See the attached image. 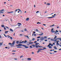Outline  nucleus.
<instances>
[{"label": "nucleus", "mask_w": 61, "mask_h": 61, "mask_svg": "<svg viewBox=\"0 0 61 61\" xmlns=\"http://www.w3.org/2000/svg\"><path fill=\"white\" fill-rule=\"evenodd\" d=\"M31 46H33V47H35V46H36V48H38V47H43L42 46H40L39 45L37 46L36 45H31Z\"/></svg>", "instance_id": "nucleus-1"}, {"label": "nucleus", "mask_w": 61, "mask_h": 61, "mask_svg": "<svg viewBox=\"0 0 61 61\" xmlns=\"http://www.w3.org/2000/svg\"><path fill=\"white\" fill-rule=\"evenodd\" d=\"M44 39H45V38H44V37H41L40 39V40H41V41H43Z\"/></svg>", "instance_id": "nucleus-2"}, {"label": "nucleus", "mask_w": 61, "mask_h": 61, "mask_svg": "<svg viewBox=\"0 0 61 61\" xmlns=\"http://www.w3.org/2000/svg\"><path fill=\"white\" fill-rule=\"evenodd\" d=\"M22 46H23L25 48H28V46H26L25 45H23Z\"/></svg>", "instance_id": "nucleus-3"}, {"label": "nucleus", "mask_w": 61, "mask_h": 61, "mask_svg": "<svg viewBox=\"0 0 61 61\" xmlns=\"http://www.w3.org/2000/svg\"><path fill=\"white\" fill-rule=\"evenodd\" d=\"M55 16H53L51 17H47L48 18H49V19H50V18H54L55 17Z\"/></svg>", "instance_id": "nucleus-4"}, {"label": "nucleus", "mask_w": 61, "mask_h": 61, "mask_svg": "<svg viewBox=\"0 0 61 61\" xmlns=\"http://www.w3.org/2000/svg\"><path fill=\"white\" fill-rule=\"evenodd\" d=\"M22 46V44H19L18 45H16V46Z\"/></svg>", "instance_id": "nucleus-5"}, {"label": "nucleus", "mask_w": 61, "mask_h": 61, "mask_svg": "<svg viewBox=\"0 0 61 61\" xmlns=\"http://www.w3.org/2000/svg\"><path fill=\"white\" fill-rule=\"evenodd\" d=\"M31 59L30 58H28L27 59V60H28L29 61H30V60H31Z\"/></svg>", "instance_id": "nucleus-6"}, {"label": "nucleus", "mask_w": 61, "mask_h": 61, "mask_svg": "<svg viewBox=\"0 0 61 61\" xmlns=\"http://www.w3.org/2000/svg\"><path fill=\"white\" fill-rule=\"evenodd\" d=\"M51 33H54V32L55 33H57V32H56V31H55L54 30H52V31H51Z\"/></svg>", "instance_id": "nucleus-7"}, {"label": "nucleus", "mask_w": 61, "mask_h": 61, "mask_svg": "<svg viewBox=\"0 0 61 61\" xmlns=\"http://www.w3.org/2000/svg\"><path fill=\"white\" fill-rule=\"evenodd\" d=\"M37 35H40V36H42V35H43V33L42 32L41 33V34H37Z\"/></svg>", "instance_id": "nucleus-8"}, {"label": "nucleus", "mask_w": 61, "mask_h": 61, "mask_svg": "<svg viewBox=\"0 0 61 61\" xmlns=\"http://www.w3.org/2000/svg\"><path fill=\"white\" fill-rule=\"evenodd\" d=\"M15 41H13V42L12 43V45H15Z\"/></svg>", "instance_id": "nucleus-9"}, {"label": "nucleus", "mask_w": 61, "mask_h": 61, "mask_svg": "<svg viewBox=\"0 0 61 61\" xmlns=\"http://www.w3.org/2000/svg\"><path fill=\"white\" fill-rule=\"evenodd\" d=\"M7 36H8V37H10V39H12V37H10V36H9V35H7Z\"/></svg>", "instance_id": "nucleus-10"}, {"label": "nucleus", "mask_w": 61, "mask_h": 61, "mask_svg": "<svg viewBox=\"0 0 61 61\" xmlns=\"http://www.w3.org/2000/svg\"><path fill=\"white\" fill-rule=\"evenodd\" d=\"M29 18H27L26 19V21H28V20H29Z\"/></svg>", "instance_id": "nucleus-11"}, {"label": "nucleus", "mask_w": 61, "mask_h": 61, "mask_svg": "<svg viewBox=\"0 0 61 61\" xmlns=\"http://www.w3.org/2000/svg\"><path fill=\"white\" fill-rule=\"evenodd\" d=\"M26 42H27V41H25V42L24 41V43H29L28 42L26 43Z\"/></svg>", "instance_id": "nucleus-12"}, {"label": "nucleus", "mask_w": 61, "mask_h": 61, "mask_svg": "<svg viewBox=\"0 0 61 61\" xmlns=\"http://www.w3.org/2000/svg\"><path fill=\"white\" fill-rule=\"evenodd\" d=\"M10 31H11V32H13V30L11 29H10Z\"/></svg>", "instance_id": "nucleus-13"}, {"label": "nucleus", "mask_w": 61, "mask_h": 61, "mask_svg": "<svg viewBox=\"0 0 61 61\" xmlns=\"http://www.w3.org/2000/svg\"><path fill=\"white\" fill-rule=\"evenodd\" d=\"M54 49H57V48H56V46L54 47Z\"/></svg>", "instance_id": "nucleus-14"}, {"label": "nucleus", "mask_w": 61, "mask_h": 61, "mask_svg": "<svg viewBox=\"0 0 61 61\" xmlns=\"http://www.w3.org/2000/svg\"><path fill=\"white\" fill-rule=\"evenodd\" d=\"M55 36V37L54 38V39H56V37H57V36Z\"/></svg>", "instance_id": "nucleus-15"}, {"label": "nucleus", "mask_w": 61, "mask_h": 61, "mask_svg": "<svg viewBox=\"0 0 61 61\" xmlns=\"http://www.w3.org/2000/svg\"><path fill=\"white\" fill-rule=\"evenodd\" d=\"M17 48H22V47L20 46H18L17 47Z\"/></svg>", "instance_id": "nucleus-16"}, {"label": "nucleus", "mask_w": 61, "mask_h": 61, "mask_svg": "<svg viewBox=\"0 0 61 61\" xmlns=\"http://www.w3.org/2000/svg\"><path fill=\"white\" fill-rule=\"evenodd\" d=\"M46 5H50V4L49 3H47Z\"/></svg>", "instance_id": "nucleus-17"}, {"label": "nucleus", "mask_w": 61, "mask_h": 61, "mask_svg": "<svg viewBox=\"0 0 61 61\" xmlns=\"http://www.w3.org/2000/svg\"><path fill=\"white\" fill-rule=\"evenodd\" d=\"M61 39V38H57V40H59V39H60H60Z\"/></svg>", "instance_id": "nucleus-18"}, {"label": "nucleus", "mask_w": 61, "mask_h": 61, "mask_svg": "<svg viewBox=\"0 0 61 61\" xmlns=\"http://www.w3.org/2000/svg\"><path fill=\"white\" fill-rule=\"evenodd\" d=\"M37 24H41V23L40 22H38L37 23Z\"/></svg>", "instance_id": "nucleus-19"}, {"label": "nucleus", "mask_w": 61, "mask_h": 61, "mask_svg": "<svg viewBox=\"0 0 61 61\" xmlns=\"http://www.w3.org/2000/svg\"><path fill=\"white\" fill-rule=\"evenodd\" d=\"M18 25H21L22 24L21 23H18Z\"/></svg>", "instance_id": "nucleus-20"}, {"label": "nucleus", "mask_w": 61, "mask_h": 61, "mask_svg": "<svg viewBox=\"0 0 61 61\" xmlns=\"http://www.w3.org/2000/svg\"><path fill=\"white\" fill-rule=\"evenodd\" d=\"M4 11V9H3L2 10H0V12H2V11Z\"/></svg>", "instance_id": "nucleus-21"}, {"label": "nucleus", "mask_w": 61, "mask_h": 61, "mask_svg": "<svg viewBox=\"0 0 61 61\" xmlns=\"http://www.w3.org/2000/svg\"><path fill=\"white\" fill-rule=\"evenodd\" d=\"M38 50H44V49H38Z\"/></svg>", "instance_id": "nucleus-22"}, {"label": "nucleus", "mask_w": 61, "mask_h": 61, "mask_svg": "<svg viewBox=\"0 0 61 61\" xmlns=\"http://www.w3.org/2000/svg\"><path fill=\"white\" fill-rule=\"evenodd\" d=\"M26 36V37H27V38H29V37H28V36Z\"/></svg>", "instance_id": "nucleus-23"}, {"label": "nucleus", "mask_w": 61, "mask_h": 61, "mask_svg": "<svg viewBox=\"0 0 61 61\" xmlns=\"http://www.w3.org/2000/svg\"><path fill=\"white\" fill-rule=\"evenodd\" d=\"M8 31H5V34H6V33H8Z\"/></svg>", "instance_id": "nucleus-24"}, {"label": "nucleus", "mask_w": 61, "mask_h": 61, "mask_svg": "<svg viewBox=\"0 0 61 61\" xmlns=\"http://www.w3.org/2000/svg\"><path fill=\"white\" fill-rule=\"evenodd\" d=\"M8 45H12V44L11 43H9L8 44Z\"/></svg>", "instance_id": "nucleus-25"}, {"label": "nucleus", "mask_w": 61, "mask_h": 61, "mask_svg": "<svg viewBox=\"0 0 61 61\" xmlns=\"http://www.w3.org/2000/svg\"><path fill=\"white\" fill-rule=\"evenodd\" d=\"M35 40V38H33L32 39V41H34V40Z\"/></svg>", "instance_id": "nucleus-26"}, {"label": "nucleus", "mask_w": 61, "mask_h": 61, "mask_svg": "<svg viewBox=\"0 0 61 61\" xmlns=\"http://www.w3.org/2000/svg\"><path fill=\"white\" fill-rule=\"evenodd\" d=\"M1 27H4V25H1Z\"/></svg>", "instance_id": "nucleus-27"}, {"label": "nucleus", "mask_w": 61, "mask_h": 61, "mask_svg": "<svg viewBox=\"0 0 61 61\" xmlns=\"http://www.w3.org/2000/svg\"><path fill=\"white\" fill-rule=\"evenodd\" d=\"M49 48L51 49L52 48V47L51 46H50L49 47Z\"/></svg>", "instance_id": "nucleus-28"}, {"label": "nucleus", "mask_w": 61, "mask_h": 61, "mask_svg": "<svg viewBox=\"0 0 61 61\" xmlns=\"http://www.w3.org/2000/svg\"><path fill=\"white\" fill-rule=\"evenodd\" d=\"M44 37V38H45V39H46V38H47V37H46V36Z\"/></svg>", "instance_id": "nucleus-29"}, {"label": "nucleus", "mask_w": 61, "mask_h": 61, "mask_svg": "<svg viewBox=\"0 0 61 61\" xmlns=\"http://www.w3.org/2000/svg\"><path fill=\"white\" fill-rule=\"evenodd\" d=\"M25 31H27V30H26V28H25Z\"/></svg>", "instance_id": "nucleus-30"}, {"label": "nucleus", "mask_w": 61, "mask_h": 61, "mask_svg": "<svg viewBox=\"0 0 61 61\" xmlns=\"http://www.w3.org/2000/svg\"><path fill=\"white\" fill-rule=\"evenodd\" d=\"M18 10H19V11H21V10H20V9H18Z\"/></svg>", "instance_id": "nucleus-31"}, {"label": "nucleus", "mask_w": 61, "mask_h": 61, "mask_svg": "<svg viewBox=\"0 0 61 61\" xmlns=\"http://www.w3.org/2000/svg\"><path fill=\"white\" fill-rule=\"evenodd\" d=\"M18 10V9H16V10H15V12H17V11Z\"/></svg>", "instance_id": "nucleus-32"}, {"label": "nucleus", "mask_w": 61, "mask_h": 61, "mask_svg": "<svg viewBox=\"0 0 61 61\" xmlns=\"http://www.w3.org/2000/svg\"><path fill=\"white\" fill-rule=\"evenodd\" d=\"M40 37H40V36H39L38 37H37V38L38 39V38H40Z\"/></svg>", "instance_id": "nucleus-33"}, {"label": "nucleus", "mask_w": 61, "mask_h": 61, "mask_svg": "<svg viewBox=\"0 0 61 61\" xmlns=\"http://www.w3.org/2000/svg\"><path fill=\"white\" fill-rule=\"evenodd\" d=\"M39 11H37L36 12V13H39Z\"/></svg>", "instance_id": "nucleus-34"}, {"label": "nucleus", "mask_w": 61, "mask_h": 61, "mask_svg": "<svg viewBox=\"0 0 61 61\" xmlns=\"http://www.w3.org/2000/svg\"><path fill=\"white\" fill-rule=\"evenodd\" d=\"M51 41H54V40H53V39H51Z\"/></svg>", "instance_id": "nucleus-35"}, {"label": "nucleus", "mask_w": 61, "mask_h": 61, "mask_svg": "<svg viewBox=\"0 0 61 61\" xmlns=\"http://www.w3.org/2000/svg\"><path fill=\"white\" fill-rule=\"evenodd\" d=\"M33 42H29V43L30 44H33Z\"/></svg>", "instance_id": "nucleus-36"}, {"label": "nucleus", "mask_w": 61, "mask_h": 61, "mask_svg": "<svg viewBox=\"0 0 61 61\" xmlns=\"http://www.w3.org/2000/svg\"><path fill=\"white\" fill-rule=\"evenodd\" d=\"M12 52H16V50H15V51H12Z\"/></svg>", "instance_id": "nucleus-37"}, {"label": "nucleus", "mask_w": 61, "mask_h": 61, "mask_svg": "<svg viewBox=\"0 0 61 61\" xmlns=\"http://www.w3.org/2000/svg\"><path fill=\"white\" fill-rule=\"evenodd\" d=\"M54 30V28H53L52 29H51V32H52V31Z\"/></svg>", "instance_id": "nucleus-38"}, {"label": "nucleus", "mask_w": 61, "mask_h": 61, "mask_svg": "<svg viewBox=\"0 0 61 61\" xmlns=\"http://www.w3.org/2000/svg\"><path fill=\"white\" fill-rule=\"evenodd\" d=\"M57 39H55L54 41H57Z\"/></svg>", "instance_id": "nucleus-39"}, {"label": "nucleus", "mask_w": 61, "mask_h": 61, "mask_svg": "<svg viewBox=\"0 0 61 61\" xmlns=\"http://www.w3.org/2000/svg\"><path fill=\"white\" fill-rule=\"evenodd\" d=\"M36 31H37V32L38 31V29H36Z\"/></svg>", "instance_id": "nucleus-40"}, {"label": "nucleus", "mask_w": 61, "mask_h": 61, "mask_svg": "<svg viewBox=\"0 0 61 61\" xmlns=\"http://www.w3.org/2000/svg\"><path fill=\"white\" fill-rule=\"evenodd\" d=\"M49 45L50 46H51V45L52 44L51 43H49Z\"/></svg>", "instance_id": "nucleus-41"}, {"label": "nucleus", "mask_w": 61, "mask_h": 61, "mask_svg": "<svg viewBox=\"0 0 61 61\" xmlns=\"http://www.w3.org/2000/svg\"><path fill=\"white\" fill-rule=\"evenodd\" d=\"M19 41H16V43H17V44H18V43H19Z\"/></svg>", "instance_id": "nucleus-42"}, {"label": "nucleus", "mask_w": 61, "mask_h": 61, "mask_svg": "<svg viewBox=\"0 0 61 61\" xmlns=\"http://www.w3.org/2000/svg\"><path fill=\"white\" fill-rule=\"evenodd\" d=\"M56 33H57V32H58V31L57 30H56Z\"/></svg>", "instance_id": "nucleus-43"}, {"label": "nucleus", "mask_w": 61, "mask_h": 61, "mask_svg": "<svg viewBox=\"0 0 61 61\" xmlns=\"http://www.w3.org/2000/svg\"><path fill=\"white\" fill-rule=\"evenodd\" d=\"M22 57H23V56H20V58H21Z\"/></svg>", "instance_id": "nucleus-44"}, {"label": "nucleus", "mask_w": 61, "mask_h": 61, "mask_svg": "<svg viewBox=\"0 0 61 61\" xmlns=\"http://www.w3.org/2000/svg\"><path fill=\"white\" fill-rule=\"evenodd\" d=\"M60 45V44H57L56 45V46H58V45H59H59Z\"/></svg>", "instance_id": "nucleus-45"}, {"label": "nucleus", "mask_w": 61, "mask_h": 61, "mask_svg": "<svg viewBox=\"0 0 61 61\" xmlns=\"http://www.w3.org/2000/svg\"><path fill=\"white\" fill-rule=\"evenodd\" d=\"M4 30H6V28L5 27H4Z\"/></svg>", "instance_id": "nucleus-46"}, {"label": "nucleus", "mask_w": 61, "mask_h": 61, "mask_svg": "<svg viewBox=\"0 0 61 61\" xmlns=\"http://www.w3.org/2000/svg\"><path fill=\"white\" fill-rule=\"evenodd\" d=\"M54 53H56V52H57V51H54Z\"/></svg>", "instance_id": "nucleus-47"}, {"label": "nucleus", "mask_w": 61, "mask_h": 61, "mask_svg": "<svg viewBox=\"0 0 61 61\" xmlns=\"http://www.w3.org/2000/svg\"><path fill=\"white\" fill-rule=\"evenodd\" d=\"M36 42H37V41H36L34 42V43H36Z\"/></svg>", "instance_id": "nucleus-48"}, {"label": "nucleus", "mask_w": 61, "mask_h": 61, "mask_svg": "<svg viewBox=\"0 0 61 61\" xmlns=\"http://www.w3.org/2000/svg\"><path fill=\"white\" fill-rule=\"evenodd\" d=\"M43 49H46V48H43Z\"/></svg>", "instance_id": "nucleus-49"}, {"label": "nucleus", "mask_w": 61, "mask_h": 61, "mask_svg": "<svg viewBox=\"0 0 61 61\" xmlns=\"http://www.w3.org/2000/svg\"><path fill=\"white\" fill-rule=\"evenodd\" d=\"M20 12V14H21V13H22V11L21 10Z\"/></svg>", "instance_id": "nucleus-50"}, {"label": "nucleus", "mask_w": 61, "mask_h": 61, "mask_svg": "<svg viewBox=\"0 0 61 61\" xmlns=\"http://www.w3.org/2000/svg\"><path fill=\"white\" fill-rule=\"evenodd\" d=\"M0 13H2V14H3L4 13V12H0Z\"/></svg>", "instance_id": "nucleus-51"}, {"label": "nucleus", "mask_w": 61, "mask_h": 61, "mask_svg": "<svg viewBox=\"0 0 61 61\" xmlns=\"http://www.w3.org/2000/svg\"><path fill=\"white\" fill-rule=\"evenodd\" d=\"M38 51H39V52H41V51L40 50H38Z\"/></svg>", "instance_id": "nucleus-52"}, {"label": "nucleus", "mask_w": 61, "mask_h": 61, "mask_svg": "<svg viewBox=\"0 0 61 61\" xmlns=\"http://www.w3.org/2000/svg\"><path fill=\"white\" fill-rule=\"evenodd\" d=\"M30 48H32V46H30Z\"/></svg>", "instance_id": "nucleus-53"}, {"label": "nucleus", "mask_w": 61, "mask_h": 61, "mask_svg": "<svg viewBox=\"0 0 61 61\" xmlns=\"http://www.w3.org/2000/svg\"><path fill=\"white\" fill-rule=\"evenodd\" d=\"M47 41V40H45V41Z\"/></svg>", "instance_id": "nucleus-54"}, {"label": "nucleus", "mask_w": 61, "mask_h": 61, "mask_svg": "<svg viewBox=\"0 0 61 61\" xmlns=\"http://www.w3.org/2000/svg\"><path fill=\"white\" fill-rule=\"evenodd\" d=\"M10 13H13V12H14L11 11H10Z\"/></svg>", "instance_id": "nucleus-55"}, {"label": "nucleus", "mask_w": 61, "mask_h": 61, "mask_svg": "<svg viewBox=\"0 0 61 61\" xmlns=\"http://www.w3.org/2000/svg\"><path fill=\"white\" fill-rule=\"evenodd\" d=\"M48 47H50V46L49 45H48L47 46Z\"/></svg>", "instance_id": "nucleus-56"}, {"label": "nucleus", "mask_w": 61, "mask_h": 61, "mask_svg": "<svg viewBox=\"0 0 61 61\" xmlns=\"http://www.w3.org/2000/svg\"><path fill=\"white\" fill-rule=\"evenodd\" d=\"M6 28H8V29L9 28L8 27H7V26H6Z\"/></svg>", "instance_id": "nucleus-57"}, {"label": "nucleus", "mask_w": 61, "mask_h": 61, "mask_svg": "<svg viewBox=\"0 0 61 61\" xmlns=\"http://www.w3.org/2000/svg\"><path fill=\"white\" fill-rule=\"evenodd\" d=\"M10 46H13V45H10Z\"/></svg>", "instance_id": "nucleus-58"}, {"label": "nucleus", "mask_w": 61, "mask_h": 61, "mask_svg": "<svg viewBox=\"0 0 61 61\" xmlns=\"http://www.w3.org/2000/svg\"><path fill=\"white\" fill-rule=\"evenodd\" d=\"M7 13H9V14H10V12H7Z\"/></svg>", "instance_id": "nucleus-59"}, {"label": "nucleus", "mask_w": 61, "mask_h": 61, "mask_svg": "<svg viewBox=\"0 0 61 61\" xmlns=\"http://www.w3.org/2000/svg\"><path fill=\"white\" fill-rule=\"evenodd\" d=\"M35 45H37L38 44H37V43H36L35 44Z\"/></svg>", "instance_id": "nucleus-60"}, {"label": "nucleus", "mask_w": 61, "mask_h": 61, "mask_svg": "<svg viewBox=\"0 0 61 61\" xmlns=\"http://www.w3.org/2000/svg\"><path fill=\"white\" fill-rule=\"evenodd\" d=\"M35 33H36V32H35V31L33 32V33L34 34H35Z\"/></svg>", "instance_id": "nucleus-61"}, {"label": "nucleus", "mask_w": 61, "mask_h": 61, "mask_svg": "<svg viewBox=\"0 0 61 61\" xmlns=\"http://www.w3.org/2000/svg\"><path fill=\"white\" fill-rule=\"evenodd\" d=\"M15 33L14 34H13V36H15Z\"/></svg>", "instance_id": "nucleus-62"}, {"label": "nucleus", "mask_w": 61, "mask_h": 61, "mask_svg": "<svg viewBox=\"0 0 61 61\" xmlns=\"http://www.w3.org/2000/svg\"><path fill=\"white\" fill-rule=\"evenodd\" d=\"M5 48H8V47H5Z\"/></svg>", "instance_id": "nucleus-63"}, {"label": "nucleus", "mask_w": 61, "mask_h": 61, "mask_svg": "<svg viewBox=\"0 0 61 61\" xmlns=\"http://www.w3.org/2000/svg\"><path fill=\"white\" fill-rule=\"evenodd\" d=\"M59 50L60 51L61 50V48L59 49Z\"/></svg>", "instance_id": "nucleus-64"}]
</instances>
